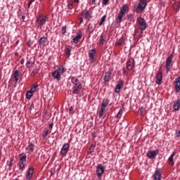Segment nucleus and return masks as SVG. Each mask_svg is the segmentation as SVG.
<instances>
[{
  "instance_id": "1",
  "label": "nucleus",
  "mask_w": 180,
  "mask_h": 180,
  "mask_svg": "<svg viewBox=\"0 0 180 180\" xmlns=\"http://www.w3.org/2000/svg\"><path fill=\"white\" fill-rule=\"evenodd\" d=\"M127 12H129V6L124 4L118 13L117 17L116 18L115 22L117 25H120V22L123 21L122 19L124 15H126Z\"/></svg>"
},
{
  "instance_id": "2",
  "label": "nucleus",
  "mask_w": 180,
  "mask_h": 180,
  "mask_svg": "<svg viewBox=\"0 0 180 180\" xmlns=\"http://www.w3.org/2000/svg\"><path fill=\"white\" fill-rule=\"evenodd\" d=\"M20 158V163H19V169L20 171H24L25 167H26V154L25 153H20L19 155Z\"/></svg>"
},
{
  "instance_id": "3",
  "label": "nucleus",
  "mask_w": 180,
  "mask_h": 180,
  "mask_svg": "<svg viewBox=\"0 0 180 180\" xmlns=\"http://www.w3.org/2000/svg\"><path fill=\"white\" fill-rule=\"evenodd\" d=\"M174 58V55L170 54L166 59V63L165 65V68L168 74L171 68H172V59Z\"/></svg>"
},
{
  "instance_id": "4",
  "label": "nucleus",
  "mask_w": 180,
  "mask_h": 180,
  "mask_svg": "<svg viewBox=\"0 0 180 180\" xmlns=\"http://www.w3.org/2000/svg\"><path fill=\"white\" fill-rule=\"evenodd\" d=\"M136 22L139 25L140 30H142V32H143V30H146L147 29V22H146V20H144V18L139 17L137 18Z\"/></svg>"
},
{
  "instance_id": "5",
  "label": "nucleus",
  "mask_w": 180,
  "mask_h": 180,
  "mask_svg": "<svg viewBox=\"0 0 180 180\" xmlns=\"http://www.w3.org/2000/svg\"><path fill=\"white\" fill-rule=\"evenodd\" d=\"M146 6H147V1L143 0L142 1L139 2L136 9V13H140L141 11H144V9H146Z\"/></svg>"
},
{
  "instance_id": "6",
  "label": "nucleus",
  "mask_w": 180,
  "mask_h": 180,
  "mask_svg": "<svg viewBox=\"0 0 180 180\" xmlns=\"http://www.w3.org/2000/svg\"><path fill=\"white\" fill-rule=\"evenodd\" d=\"M46 22H47V18L44 15H39L36 20L37 25L39 26H44Z\"/></svg>"
},
{
  "instance_id": "7",
  "label": "nucleus",
  "mask_w": 180,
  "mask_h": 180,
  "mask_svg": "<svg viewBox=\"0 0 180 180\" xmlns=\"http://www.w3.org/2000/svg\"><path fill=\"white\" fill-rule=\"evenodd\" d=\"M158 153H160V150L156 149L155 150H148L146 156L148 158L154 159L157 155H158Z\"/></svg>"
},
{
  "instance_id": "8",
  "label": "nucleus",
  "mask_w": 180,
  "mask_h": 180,
  "mask_svg": "<svg viewBox=\"0 0 180 180\" xmlns=\"http://www.w3.org/2000/svg\"><path fill=\"white\" fill-rule=\"evenodd\" d=\"M134 65H136L134 58H130L127 62V69L128 71H130V70H133V68H134Z\"/></svg>"
},
{
  "instance_id": "9",
  "label": "nucleus",
  "mask_w": 180,
  "mask_h": 180,
  "mask_svg": "<svg viewBox=\"0 0 180 180\" xmlns=\"http://www.w3.org/2000/svg\"><path fill=\"white\" fill-rule=\"evenodd\" d=\"M70 151V143H65L61 148L60 154L63 157H65L67 155V153Z\"/></svg>"
},
{
  "instance_id": "10",
  "label": "nucleus",
  "mask_w": 180,
  "mask_h": 180,
  "mask_svg": "<svg viewBox=\"0 0 180 180\" xmlns=\"http://www.w3.org/2000/svg\"><path fill=\"white\" fill-rule=\"evenodd\" d=\"M96 54V49H93L89 53V61L92 64L95 63V55Z\"/></svg>"
},
{
  "instance_id": "11",
  "label": "nucleus",
  "mask_w": 180,
  "mask_h": 180,
  "mask_svg": "<svg viewBox=\"0 0 180 180\" xmlns=\"http://www.w3.org/2000/svg\"><path fill=\"white\" fill-rule=\"evenodd\" d=\"M104 172H105V167L102 166V165H98L96 168V174L98 178H101V176L103 175Z\"/></svg>"
},
{
  "instance_id": "12",
  "label": "nucleus",
  "mask_w": 180,
  "mask_h": 180,
  "mask_svg": "<svg viewBox=\"0 0 180 180\" xmlns=\"http://www.w3.org/2000/svg\"><path fill=\"white\" fill-rule=\"evenodd\" d=\"M155 82L158 85L162 84V72H158L155 76Z\"/></svg>"
},
{
  "instance_id": "13",
  "label": "nucleus",
  "mask_w": 180,
  "mask_h": 180,
  "mask_svg": "<svg viewBox=\"0 0 180 180\" xmlns=\"http://www.w3.org/2000/svg\"><path fill=\"white\" fill-rule=\"evenodd\" d=\"M34 171V168L33 167H30L27 171V174L25 175L26 179H32V177L33 176V172Z\"/></svg>"
},
{
  "instance_id": "14",
  "label": "nucleus",
  "mask_w": 180,
  "mask_h": 180,
  "mask_svg": "<svg viewBox=\"0 0 180 180\" xmlns=\"http://www.w3.org/2000/svg\"><path fill=\"white\" fill-rule=\"evenodd\" d=\"M82 16H83V18L84 19H86L87 20H89V19L92 18L91 13H89V11L87 9H85L82 11Z\"/></svg>"
},
{
  "instance_id": "15",
  "label": "nucleus",
  "mask_w": 180,
  "mask_h": 180,
  "mask_svg": "<svg viewBox=\"0 0 180 180\" xmlns=\"http://www.w3.org/2000/svg\"><path fill=\"white\" fill-rule=\"evenodd\" d=\"M110 77H112V72L110 71H107L105 72L104 77H103V81L105 83L110 82Z\"/></svg>"
},
{
  "instance_id": "16",
  "label": "nucleus",
  "mask_w": 180,
  "mask_h": 180,
  "mask_svg": "<svg viewBox=\"0 0 180 180\" xmlns=\"http://www.w3.org/2000/svg\"><path fill=\"white\" fill-rule=\"evenodd\" d=\"M82 89V84L75 85L73 86L72 94L73 95H78L79 94V90Z\"/></svg>"
},
{
  "instance_id": "17",
  "label": "nucleus",
  "mask_w": 180,
  "mask_h": 180,
  "mask_svg": "<svg viewBox=\"0 0 180 180\" xmlns=\"http://www.w3.org/2000/svg\"><path fill=\"white\" fill-rule=\"evenodd\" d=\"M81 39H82V33L79 32L77 34L76 37L73 38L72 41L75 43V44H78Z\"/></svg>"
},
{
  "instance_id": "18",
  "label": "nucleus",
  "mask_w": 180,
  "mask_h": 180,
  "mask_svg": "<svg viewBox=\"0 0 180 180\" xmlns=\"http://www.w3.org/2000/svg\"><path fill=\"white\" fill-rule=\"evenodd\" d=\"M105 43H106V35L105 34H101L98 40V44L100 46H103Z\"/></svg>"
},
{
  "instance_id": "19",
  "label": "nucleus",
  "mask_w": 180,
  "mask_h": 180,
  "mask_svg": "<svg viewBox=\"0 0 180 180\" xmlns=\"http://www.w3.org/2000/svg\"><path fill=\"white\" fill-rule=\"evenodd\" d=\"M123 80H121L118 82V84L116 85L115 86V92L116 94H119V92H120V89H122V88H123V85H124V83H123Z\"/></svg>"
},
{
  "instance_id": "20",
  "label": "nucleus",
  "mask_w": 180,
  "mask_h": 180,
  "mask_svg": "<svg viewBox=\"0 0 180 180\" xmlns=\"http://www.w3.org/2000/svg\"><path fill=\"white\" fill-rule=\"evenodd\" d=\"M153 180H161V169H157L153 176Z\"/></svg>"
},
{
  "instance_id": "21",
  "label": "nucleus",
  "mask_w": 180,
  "mask_h": 180,
  "mask_svg": "<svg viewBox=\"0 0 180 180\" xmlns=\"http://www.w3.org/2000/svg\"><path fill=\"white\" fill-rule=\"evenodd\" d=\"M48 38L45 37H42L39 39L38 41V44L39 46H43L44 47L46 46V43H47Z\"/></svg>"
},
{
  "instance_id": "22",
  "label": "nucleus",
  "mask_w": 180,
  "mask_h": 180,
  "mask_svg": "<svg viewBox=\"0 0 180 180\" xmlns=\"http://www.w3.org/2000/svg\"><path fill=\"white\" fill-rule=\"evenodd\" d=\"M52 77H53L55 79H57V81H61V75L57 70H55L52 72Z\"/></svg>"
},
{
  "instance_id": "23",
  "label": "nucleus",
  "mask_w": 180,
  "mask_h": 180,
  "mask_svg": "<svg viewBox=\"0 0 180 180\" xmlns=\"http://www.w3.org/2000/svg\"><path fill=\"white\" fill-rule=\"evenodd\" d=\"M109 102H110L109 99H108V98L103 99L101 106V108L105 110L108 105H109Z\"/></svg>"
},
{
  "instance_id": "24",
  "label": "nucleus",
  "mask_w": 180,
  "mask_h": 180,
  "mask_svg": "<svg viewBox=\"0 0 180 180\" xmlns=\"http://www.w3.org/2000/svg\"><path fill=\"white\" fill-rule=\"evenodd\" d=\"M174 157H175V153H172V155L168 158L169 165H174Z\"/></svg>"
},
{
  "instance_id": "25",
  "label": "nucleus",
  "mask_w": 180,
  "mask_h": 180,
  "mask_svg": "<svg viewBox=\"0 0 180 180\" xmlns=\"http://www.w3.org/2000/svg\"><path fill=\"white\" fill-rule=\"evenodd\" d=\"M173 9L174 11H176V12H178L180 9V3L178 1L174 2L173 4Z\"/></svg>"
},
{
  "instance_id": "26",
  "label": "nucleus",
  "mask_w": 180,
  "mask_h": 180,
  "mask_svg": "<svg viewBox=\"0 0 180 180\" xmlns=\"http://www.w3.org/2000/svg\"><path fill=\"white\" fill-rule=\"evenodd\" d=\"M57 71L59 72V74H64V72H65V71H67V70H65V68H64V66L60 65V66H58V69Z\"/></svg>"
},
{
  "instance_id": "27",
  "label": "nucleus",
  "mask_w": 180,
  "mask_h": 180,
  "mask_svg": "<svg viewBox=\"0 0 180 180\" xmlns=\"http://www.w3.org/2000/svg\"><path fill=\"white\" fill-rule=\"evenodd\" d=\"M13 75L15 82H18L19 81V70H15Z\"/></svg>"
},
{
  "instance_id": "28",
  "label": "nucleus",
  "mask_w": 180,
  "mask_h": 180,
  "mask_svg": "<svg viewBox=\"0 0 180 180\" xmlns=\"http://www.w3.org/2000/svg\"><path fill=\"white\" fill-rule=\"evenodd\" d=\"M174 88L176 90V92H179L180 91V82L175 80L174 82Z\"/></svg>"
},
{
  "instance_id": "29",
  "label": "nucleus",
  "mask_w": 180,
  "mask_h": 180,
  "mask_svg": "<svg viewBox=\"0 0 180 180\" xmlns=\"http://www.w3.org/2000/svg\"><path fill=\"white\" fill-rule=\"evenodd\" d=\"M173 108L174 110H178L179 109H180V99L176 101V102L174 104Z\"/></svg>"
},
{
  "instance_id": "30",
  "label": "nucleus",
  "mask_w": 180,
  "mask_h": 180,
  "mask_svg": "<svg viewBox=\"0 0 180 180\" xmlns=\"http://www.w3.org/2000/svg\"><path fill=\"white\" fill-rule=\"evenodd\" d=\"M123 43H124V38L121 37L119 40L116 41L115 46H121Z\"/></svg>"
},
{
  "instance_id": "31",
  "label": "nucleus",
  "mask_w": 180,
  "mask_h": 180,
  "mask_svg": "<svg viewBox=\"0 0 180 180\" xmlns=\"http://www.w3.org/2000/svg\"><path fill=\"white\" fill-rule=\"evenodd\" d=\"M65 55L68 56V57H70L71 56V46H68L65 49Z\"/></svg>"
},
{
  "instance_id": "32",
  "label": "nucleus",
  "mask_w": 180,
  "mask_h": 180,
  "mask_svg": "<svg viewBox=\"0 0 180 180\" xmlns=\"http://www.w3.org/2000/svg\"><path fill=\"white\" fill-rule=\"evenodd\" d=\"M39 68H35L33 69L32 72H31V77H34L37 74L39 73Z\"/></svg>"
},
{
  "instance_id": "33",
  "label": "nucleus",
  "mask_w": 180,
  "mask_h": 180,
  "mask_svg": "<svg viewBox=\"0 0 180 180\" xmlns=\"http://www.w3.org/2000/svg\"><path fill=\"white\" fill-rule=\"evenodd\" d=\"M27 150L28 151H30V153H33V151H34V144L33 143H30L28 147H27Z\"/></svg>"
},
{
  "instance_id": "34",
  "label": "nucleus",
  "mask_w": 180,
  "mask_h": 180,
  "mask_svg": "<svg viewBox=\"0 0 180 180\" xmlns=\"http://www.w3.org/2000/svg\"><path fill=\"white\" fill-rule=\"evenodd\" d=\"M106 15H103L101 19L100 22L98 23V26H102V25H103V23H105V22H106Z\"/></svg>"
},
{
  "instance_id": "35",
  "label": "nucleus",
  "mask_w": 180,
  "mask_h": 180,
  "mask_svg": "<svg viewBox=\"0 0 180 180\" xmlns=\"http://www.w3.org/2000/svg\"><path fill=\"white\" fill-rule=\"evenodd\" d=\"M123 112H124V108H122L118 113L117 114V119H121L122 115H123Z\"/></svg>"
},
{
  "instance_id": "36",
  "label": "nucleus",
  "mask_w": 180,
  "mask_h": 180,
  "mask_svg": "<svg viewBox=\"0 0 180 180\" xmlns=\"http://www.w3.org/2000/svg\"><path fill=\"white\" fill-rule=\"evenodd\" d=\"M49 133H51V131L46 129L45 131L42 134L43 139H46L49 136Z\"/></svg>"
},
{
  "instance_id": "37",
  "label": "nucleus",
  "mask_w": 180,
  "mask_h": 180,
  "mask_svg": "<svg viewBox=\"0 0 180 180\" xmlns=\"http://www.w3.org/2000/svg\"><path fill=\"white\" fill-rule=\"evenodd\" d=\"M95 30V28H94V25L90 23L88 25V32H89L90 33H92V32H94Z\"/></svg>"
},
{
  "instance_id": "38",
  "label": "nucleus",
  "mask_w": 180,
  "mask_h": 180,
  "mask_svg": "<svg viewBox=\"0 0 180 180\" xmlns=\"http://www.w3.org/2000/svg\"><path fill=\"white\" fill-rule=\"evenodd\" d=\"M71 82L75 86L78 85V84H77V82H78V78H77L76 77H72V79H71Z\"/></svg>"
},
{
  "instance_id": "39",
  "label": "nucleus",
  "mask_w": 180,
  "mask_h": 180,
  "mask_svg": "<svg viewBox=\"0 0 180 180\" xmlns=\"http://www.w3.org/2000/svg\"><path fill=\"white\" fill-rule=\"evenodd\" d=\"M37 86H39V84H34L30 89V92H32L33 94V92H34V91H36V89L37 88Z\"/></svg>"
},
{
  "instance_id": "40",
  "label": "nucleus",
  "mask_w": 180,
  "mask_h": 180,
  "mask_svg": "<svg viewBox=\"0 0 180 180\" xmlns=\"http://www.w3.org/2000/svg\"><path fill=\"white\" fill-rule=\"evenodd\" d=\"M33 96V93L28 91L26 94V98L27 99H32V97Z\"/></svg>"
},
{
  "instance_id": "41",
  "label": "nucleus",
  "mask_w": 180,
  "mask_h": 180,
  "mask_svg": "<svg viewBox=\"0 0 180 180\" xmlns=\"http://www.w3.org/2000/svg\"><path fill=\"white\" fill-rule=\"evenodd\" d=\"M33 63L30 60H28L26 63V67L27 68H32V67H33Z\"/></svg>"
},
{
  "instance_id": "42",
  "label": "nucleus",
  "mask_w": 180,
  "mask_h": 180,
  "mask_svg": "<svg viewBox=\"0 0 180 180\" xmlns=\"http://www.w3.org/2000/svg\"><path fill=\"white\" fill-rule=\"evenodd\" d=\"M134 18V15H133L132 14H129L127 15V20H129V22H131Z\"/></svg>"
},
{
  "instance_id": "43",
  "label": "nucleus",
  "mask_w": 180,
  "mask_h": 180,
  "mask_svg": "<svg viewBox=\"0 0 180 180\" xmlns=\"http://www.w3.org/2000/svg\"><path fill=\"white\" fill-rule=\"evenodd\" d=\"M144 110H145V108L143 107L139 109L138 112L141 116H143V113H144Z\"/></svg>"
},
{
  "instance_id": "44",
  "label": "nucleus",
  "mask_w": 180,
  "mask_h": 180,
  "mask_svg": "<svg viewBox=\"0 0 180 180\" xmlns=\"http://www.w3.org/2000/svg\"><path fill=\"white\" fill-rule=\"evenodd\" d=\"M105 109L101 108L100 112H99V117H102L103 116V113H105Z\"/></svg>"
},
{
  "instance_id": "45",
  "label": "nucleus",
  "mask_w": 180,
  "mask_h": 180,
  "mask_svg": "<svg viewBox=\"0 0 180 180\" xmlns=\"http://www.w3.org/2000/svg\"><path fill=\"white\" fill-rule=\"evenodd\" d=\"M61 33L62 34H65L67 33V27H63L61 29Z\"/></svg>"
},
{
  "instance_id": "46",
  "label": "nucleus",
  "mask_w": 180,
  "mask_h": 180,
  "mask_svg": "<svg viewBox=\"0 0 180 180\" xmlns=\"http://www.w3.org/2000/svg\"><path fill=\"white\" fill-rule=\"evenodd\" d=\"M69 113L70 115H74V107L71 106L69 109Z\"/></svg>"
},
{
  "instance_id": "47",
  "label": "nucleus",
  "mask_w": 180,
  "mask_h": 180,
  "mask_svg": "<svg viewBox=\"0 0 180 180\" xmlns=\"http://www.w3.org/2000/svg\"><path fill=\"white\" fill-rule=\"evenodd\" d=\"M110 0H103L102 4L103 5H108Z\"/></svg>"
},
{
  "instance_id": "48",
  "label": "nucleus",
  "mask_w": 180,
  "mask_h": 180,
  "mask_svg": "<svg viewBox=\"0 0 180 180\" xmlns=\"http://www.w3.org/2000/svg\"><path fill=\"white\" fill-rule=\"evenodd\" d=\"M53 126H54V124H53V122L49 124V129L51 132V130H53Z\"/></svg>"
},
{
  "instance_id": "49",
  "label": "nucleus",
  "mask_w": 180,
  "mask_h": 180,
  "mask_svg": "<svg viewBox=\"0 0 180 180\" xmlns=\"http://www.w3.org/2000/svg\"><path fill=\"white\" fill-rule=\"evenodd\" d=\"M51 175H54V174H56V169H51Z\"/></svg>"
},
{
  "instance_id": "50",
  "label": "nucleus",
  "mask_w": 180,
  "mask_h": 180,
  "mask_svg": "<svg viewBox=\"0 0 180 180\" xmlns=\"http://www.w3.org/2000/svg\"><path fill=\"white\" fill-rule=\"evenodd\" d=\"M68 8L69 9H72V2L68 3Z\"/></svg>"
},
{
  "instance_id": "51",
  "label": "nucleus",
  "mask_w": 180,
  "mask_h": 180,
  "mask_svg": "<svg viewBox=\"0 0 180 180\" xmlns=\"http://www.w3.org/2000/svg\"><path fill=\"white\" fill-rule=\"evenodd\" d=\"M32 41H27V46L28 47H30L32 46Z\"/></svg>"
},
{
  "instance_id": "52",
  "label": "nucleus",
  "mask_w": 180,
  "mask_h": 180,
  "mask_svg": "<svg viewBox=\"0 0 180 180\" xmlns=\"http://www.w3.org/2000/svg\"><path fill=\"white\" fill-rule=\"evenodd\" d=\"M33 2H34V0H31L29 4H28V8H30V5H32V4H33Z\"/></svg>"
},
{
  "instance_id": "53",
  "label": "nucleus",
  "mask_w": 180,
  "mask_h": 180,
  "mask_svg": "<svg viewBox=\"0 0 180 180\" xmlns=\"http://www.w3.org/2000/svg\"><path fill=\"white\" fill-rule=\"evenodd\" d=\"M34 108V104L32 103L30 105V110Z\"/></svg>"
},
{
  "instance_id": "54",
  "label": "nucleus",
  "mask_w": 180,
  "mask_h": 180,
  "mask_svg": "<svg viewBox=\"0 0 180 180\" xmlns=\"http://www.w3.org/2000/svg\"><path fill=\"white\" fill-rule=\"evenodd\" d=\"M13 160H11V161H10V163H9V167H12V165H13Z\"/></svg>"
},
{
  "instance_id": "55",
  "label": "nucleus",
  "mask_w": 180,
  "mask_h": 180,
  "mask_svg": "<svg viewBox=\"0 0 180 180\" xmlns=\"http://www.w3.org/2000/svg\"><path fill=\"white\" fill-rule=\"evenodd\" d=\"M79 20L80 23H82L84 22V19L82 18H79Z\"/></svg>"
},
{
  "instance_id": "56",
  "label": "nucleus",
  "mask_w": 180,
  "mask_h": 180,
  "mask_svg": "<svg viewBox=\"0 0 180 180\" xmlns=\"http://www.w3.org/2000/svg\"><path fill=\"white\" fill-rule=\"evenodd\" d=\"M20 64H22V65L25 64V59H22L20 60Z\"/></svg>"
},
{
  "instance_id": "57",
  "label": "nucleus",
  "mask_w": 180,
  "mask_h": 180,
  "mask_svg": "<svg viewBox=\"0 0 180 180\" xmlns=\"http://www.w3.org/2000/svg\"><path fill=\"white\" fill-rule=\"evenodd\" d=\"M123 74H127V71H126V68H123Z\"/></svg>"
},
{
  "instance_id": "58",
  "label": "nucleus",
  "mask_w": 180,
  "mask_h": 180,
  "mask_svg": "<svg viewBox=\"0 0 180 180\" xmlns=\"http://www.w3.org/2000/svg\"><path fill=\"white\" fill-rule=\"evenodd\" d=\"M25 19H26V17L25 15H22V22H25Z\"/></svg>"
},
{
  "instance_id": "59",
  "label": "nucleus",
  "mask_w": 180,
  "mask_h": 180,
  "mask_svg": "<svg viewBox=\"0 0 180 180\" xmlns=\"http://www.w3.org/2000/svg\"><path fill=\"white\" fill-rule=\"evenodd\" d=\"M76 4H79V0H73Z\"/></svg>"
},
{
  "instance_id": "60",
  "label": "nucleus",
  "mask_w": 180,
  "mask_h": 180,
  "mask_svg": "<svg viewBox=\"0 0 180 180\" xmlns=\"http://www.w3.org/2000/svg\"><path fill=\"white\" fill-rule=\"evenodd\" d=\"M177 136H178V137H180V130H179V131H177Z\"/></svg>"
},
{
  "instance_id": "61",
  "label": "nucleus",
  "mask_w": 180,
  "mask_h": 180,
  "mask_svg": "<svg viewBox=\"0 0 180 180\" xmlns=\"http://www.w3.org/2000/svg\"><path fill=\"white\" fill-rule=\"evenodd\" d=\"M175 81H179V82H180V77H177Z\"/></svg>"
},
{
  "instance_id": "62",
  "label": "nucleus",
  "mask_w": 180,
  "mask_h": 180,
  "mask_svg": "<svg viewBox=\"0 0 180 180\" xmlns=\"http://www.w3.org/2000/svg\"><path fill=\"white\" fill-rule=\"evenodd\" d=\"M94 2H96V0H91V4H94Z\"/></svg>"
},
{
  "instance_id": "63",
  "label": "nucleus",
  "mask_w": 180,
  "mask_h": 180,
  "mask_svg": "<svg viewBox=\"0 0 180 180\" xmlns=\"http://www.w3.org/2000/svg\"><path fill=\"white\" fill-rule=\"evenodd\" d=\"M92 136H93V137H96V136H95L94 132L92 133Z\"/></svg>"
}]
</instances>
